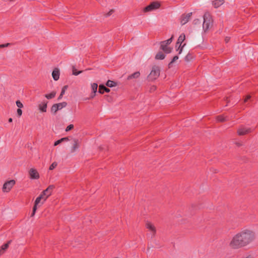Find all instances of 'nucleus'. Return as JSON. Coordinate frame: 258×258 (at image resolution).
<instances>
[{
  "label": "nucleus",
  "mask_w": 258,
  "mask_h": 258,
  "mask_svg": "<svg viewBox=\"0 0 258 258\" xmlns=\"http://www.w3.org/2000/svg\"><path fill=\"white\" fill-rule=\"evenodd\" d=\"M140 76V73L139 72H136L131 75L129 76L127 78L128 80L132 79L133 78H138Z\"/></svg>",
  "instance_id": "25"
},
{
  "label": "nucleus",
  "mask_w": 258,
  "mask_h": 258,
  "mask_svg": "<svg viewBox=\"0 0 258 258\" xmlns=\"http://www.w3.org/2000/svg\"><path fill=\"white\" fill-rule=\"evenodd\" d=\"M251 96L250 95H247L244 100V102H246L250 98Z\"/></svg>",
  "instance_id": "39"
},
{
  "label": "nucleus",
  "mask_w": 258,
  "mask_h": 258,
  "mask_svg": "<svg viewBox=\"0 0 258 258\" xmlns=\"http://www.w3.org/2000/svg\"><path fill=\"white\" fill-rule=\"evenodd\" d=\"M17 114H18V116H19V117H20V116H21L22 115V110L21 109V108H18V109H17Z\"/></svg>",
  "instance_id": "38"
},
{
  "label": "nucleus",
  "mask_w": 258,
  "mask_h": 258,
  "mask_svg": "<svg viewBox=\"0 0 258 258\" xmlns=\"http://www.w3.org/2000/svg\"><path fill=\"white\" fill-rule=\"evenodd\" d=\"M57 165V164L56 162H53L49 166V170H51L54 169Z\"/></svg>",
  "instance_id": "31"
},
{
  "label": "nucleus",
  "mask_w": 258,
  "mask_h": 258,
  "mask_svg": "<svg viewBox=\"0 0 258 258\" xmlns=\"http://www.w3.org/2000/svg\"><path fill=\"white\" fill-rule=\"evenodd\" d=\"M67 88H68V86H67V85H66V86L63 87V88H62L61 93L60 94H61V96H63V94H64V93L66 92V90H67Z\"/></svg>",
  "instance_id": "35"
},
{
  "label": "nucleus",
  "mask_w": 258,
  "mask_h": 258,
  "mask_svg": "<svg viewBox=\"0 0 258 258\" xmlns=\"http://www.w3.org/2000/svg\"><path fill=\"white\" fill-rule=\"evenodd\" d=\"M160 4L158 2L155 1L152 2L149 5L144 8V12H149L157 10L160 7Z\"/></svg>",
  "instance_id": "4"
},
{
  "label": "nucleus",
  "mask_w": 258,
  "mask_h": 258,
  "mask_svg": "<svg viewBox=\"0 0 258 258\" xmlns=\"http://www.w3.org/2000/svg\"><path fill=\"white\" fill-rule=\"evenodd\" d=\"M230 40V37H226L225 39V41L226 42V43H228Z\"/></svg>",
  "instance_id": "41"
},
{
  "label": "nucleus",
  "mask_w": 258,
  "mask_h": 258,
  "mask_svg": "<svg viewBox=\"0 0 258 258\" xmlns=\"http://www.w3.org/2000/svg\"><path fill=\"white\" fill-rule=\"evenodd\" d=\"M216 120L219 122H224L229 120L227 116H225L224 115H220L216 117Z\"/></svg>",
  "instance_id": "21"
},
{
  "label": "nucleus",
  "mask_w": 258,
  "mask_h": 258,
  "mask_svg": "<svg viewBox=\"0 0 258 258\" xmlns=\"http://www.w3.org/2000/svg\"><path fill=\"white\" fill-rule=\"evenodd\" d=\"M16 181L14 179L6 181L3 185V191L4 192H9L15 184Z\"/></svg>",
  "instance_id": "7"
},
{
  "label": "nucleus",
  "mask_w": 258,
  "mask_h": 258,
  "mask_svg": "<svg viewBox=\"0 0 258 258\" xmlns=\"http://www.w3.org/2000/svg\"><path fill=\"white\" fill-rule=\"evenodd\" d=\"M41 200H43V196H42V195L40 194V195L39 196H38L35 200L34 205L33 208V211H32V213L31 215V217H33L34 216L36 211L37 208V206L40 203Z\"/></svg>",
  "instance_id": "11"
},
{
  "label": "nucleus",
  "mask_w": 258,
  "mask_h": 258,
  "mask_svg": "<svg viewBox=\"0 0 258 258\" xmlns=\"http://www.w3.org/2000/svg\"><path fill=\"white\" fill-rule=\"evenodd\" d=\"M81 73H82V71H78V72H77V70L75 69V68H73V74L74 75L77 76V75L80 74Z\"/></svg>",
  "instance_id": "34"
},
{
  "label": "nucleus",
  "mask_w": 258,
  "mask_h": 258,
  "mask_svg": "<svg viewBox=\"0 0 258 258\" xmlns=\"http://www.w3.org/2000/svg\"><path fill=\"white\" fill-rule=\"evenodd\" d=\"M47 106V102L45 101L42 102L40 103L39 106V109L42 112H45L46 111Z\"/></svg>",
  "instance_id": "17"
},
{
  "label": "nucleus",
  "mask_w": 258,
  "mask_h": 258,
  "mask_svg": "<svg viewBox=\"0 0 258 258\" xmlns=\"http://www.w3.org/2000/svg\"><path fill=\"white\" fill-rule=\"evenodd\" d=\"M68 141H69V137L62 138L60 139V140H58L56 141V142H55L54 144V146H56L59 145V144H60L61 143H62V142Z\"/></svg>",
  "instance_id": "23"
},
{
  "label": "nucleus",
  "mask_w": 258,
  "mask_h": 258,
  "mask_svg": "<svg viewBox=\"0 0 258 258\" xmlns=\"http://www.w3.org/2000/svg\"><path fill=\"white\" fill-rule=\"evenodd\" d=\"M160 49H162L165 53H169L171 52L172 48L168 46V44H163V41L161 42Z\"/></svg>",
  "instance_id": "14"
},
{
  "label": "nucleus",
  "mask_w": 258,
  "mask_h": 258,
  "mask_svg": "<svg viewBox=\"0 0 258 258\" xmlns=\"http://www.w3.org/2000/svg\"><path fill=\"white\" fill-rule=\"evenodd\" d=\"M160 70L159 67L153 66L150 74L148 76L149 80L152 81L157 79L160 75Z\"/></svg>",
  "instance_id": "3"
},
{
  "label": "nucleus",
  "mask_w": 258,
  "mask_h": 258,
  "mask_svg": "<svg viewBox=\"0 0 258 258\" xmlns=\"http://www.w3.org/2000/svg\"><path fill=\"white\" fill-rule=\"evenodd\" d=\"M203 29L205 32H207L213 26V20L209 12L205 13L203 16Z\"/></svg>",
  "instance_id": "2"
},
{
  "label": "nucleus",
  "mask_w": 258,
  "mask_h": 258,
  "mask_svg": "<svg viewBox=\"0 0 258 258\" xmlns=\"http://www.w3.org/2000/svg\"><path fill=\"white\" fill-rule=\"evenodd\" d=\"M110 89H108V88L106 87L104 85H100L99 86V90H98V92L100 94H103L105 92H107V93H108L110 92Z\"/></svg>",
  "instance_id": "18"
},
{
  "label": "nucleus",
  "mask_w": 258,
  "mask_h": 258,
  "mask_svg": "<svg viewBox=\"0 0 258 258\" xmlns=\"http://www.w3.org/2000/svg\"><path fill=\"white\" fill-rule=\"evenodd\" d=\"M54 186L52 185H49L46 189L41 192V195L43 198V201H45L46 199L51 195Z\"/></svg>",
  "instance_id": "8"
},
{
  "label": "nucleus",
  "mask_w": 258,
  "mask_h": 258,
  "mask_svg": "<svg viewBox=\"0 0 258 258\" xmlns=\"http://www.w3.org/2000/svg\"><path fill=\"white\" fill-rule=\"evenodd\" d=\"M255 238V232L249 229H244L235 234L229 243L232 249H238L245 247Z\"/></svg>",
  "instance_id": "1"
},
{
  "label": "nucleus",
  "mask_w": 258,
  "mask_h": 258,
  "mask_svg": "<svg viewBox=\"0 0 258 258\" xmlns=\"http://www.w3.org/2000/svg\"><path fill=\"white\" fill-rule=\"evenodd\" d=\"M251 132V130L250 128H246L243 126L239 128L237 130V133L239 136H243Z\"/></svg>",
  "instance_id": "12"
},
{
  "label": "nucleus",
  "mask_w": 258,
  "mask_h": 258,
  "mask_svg": "<svg viewBox=\"0 0 258 258\" xmlns=\"http://www.w3.org/2000/svg\"><path fill=\"white\" fill-rule=\"evenodd\" d=\"M11 240H9V241L7 242V243L3 244L1 247H0V249H1V252L3 251L2 252V253H4V250H5L6 249H7L9 246V244L11 243Z\"/></svg>",
  "instance_id": "22"
},
{
  "label": "nucleus",
  "mask_w": 258,
  "mask_h": 258,
  "mask_svg": "<svg viewBox=\"0 0 258 258\" xmlns=\"http://www.w3.org/2000/svg\"><path fill=\"white\" fill-rule=\"evenodd\" d=\"M63 96H61V94L59 95V97H58V100H60L62 98Z\"/></svg>",
  "instance_id": "42"
},
{
  "label": "nucleus",
  "mask_w": 258,
  "mask_h": 258,
  "mask_svg": "<svg viewBox=\"0 0 258 258\" xmlns=\"http://www.w3.org/2000/svg\"><path fill=\"white\" fill-rule=\"evenodd\" d=\"M192 15V13H189L187 14H183L180 17V23L182 25L185 24L187 23Z\"/></svg>",
  "instance_id": "10"
},
{
  "label": "nucleus",
  "mask_w": 258,
  "mask_h": 258,
  "mask_svg": "<svg viewBox=\"0 0 258 258\" xmlns=\"http://www.w3.org/2000/svg\"><path fill=\"white\" fill-rule=\"evenodd\" d=\"M165 55L161 51H160L157 53L155 56V58L156 59H163L165 58Z\"/></svg>",
  "instance_id": "24"
},
{
  "label": "nucleus",
  "mask_w": 258,
  "mask_h": 258,
  "mask_svg": "<svg viewBox=\"0 0 258 258\" xmlns=\"http://www.w3.org/2000/svg\"><path fill=\"white\" fill-rule=\"evenodd\" d=\"M29 174L31 179H38L39 174L38 171L34 168H31L29 171Z\"/></svg>",
  "instance_id": "13"
},
{
  "label": "nucleus",
  "mask_w": 258,
  "mask_h": 258,
  "mask_svg": "<svg viewBox=\"0 0 258 258\" xmlns=\"http://www.w3.org/2000/svg\"><path fill=\"white\" fill-rule=\"evenodd\" d=\"M16 105L19 107V108H21L23 107V105L22 103L19 100H17L16 101Z\"/></svg>",
  "instance_id": "32"
},
{
  "label": "nucleus",
  "mask_w": 258,
  "mask_h": 258,
  "mask_svg": "<svg viewBox=\"0 0 258 258\" xmlns=\"http://www.w3.org/2000/svg\"><path fill=\"white\" fill-rule=\"evenodd\" d=\"M79 141L78 139H73V145L71 149V152H74L77 149H78L79 147Z\"/></svg>",
  "instance_id": "16"
},
{
  "label": "nucleus",
  "mask_w": 258,
  "mask_h": 258,
  "mask_svg": "<svg viewBox=\"0 0 258 258\" xmlns=\"http://www.w3.org/2000/svg\"><path fill=\"white\" fill-rule=\"evenodd\" d=\"M106 85L108 87H112L116 86L117 85V83L114 81L109 80L107 81Z\"/></svg>",
  "instance_id": "26"
},
{
  "label": "nucleus",
  "mask_w": 258,
  "mask_h": 258,
  "mask_svg": "<svg viewBox=\"0 0 258 258\" xmlns=\"http://www.w3.org/2000/svg\"><path fill=\"white\" fill-rule=\"evenodd\" d=\"M52 76L55 81H57L59 78V70L57 69H54L52 73Z\"/></svg>",
  "instance_id": "19"
},
{
  "label": "nucleus",
  "mask_w": 258,
  "mask_h": 258,
  "mask_svg": "<svg viewBox=\"0 0 258 258\" xmlns=\"http://www.w3.org/2000/svg\"><path fill=\"white\" fill-rule=\"evenodd\" d=\"M11 45V43H7L6 44H3L0 45V48H4L5 47H8Z\"/></svg>",
  "instance_id": "36"
},
{
  "label": "nucleus",
  "mask_w": 258,
  "mask_h": 258,
  "mask_svg": "<svg viewBox=\"0 0 258 258\" xmlns=\"http://www.w3.org/2000/svg\"><path fill=\"white\" fill-rule=\"evenodd\" d=\"M146 227L151 232V238L155 236L156 233V229L155 226L150 222H147L146 223Z\"/></svg>",
  "instance_id": "9"
},
{
  "label": "nucleus",
  "mask_w": 258,
  "mask_h": 258,
  "mask_svg": "<svg viewBox=\"0 0 258 258\" xmlns=\"http://www.w3.org/2000/svg\"><path fill=\"white\" fill-rule=\"evenodd\" d=\"M192 58V55L190 53H188L185 57L184 59L186 61H188L190 60Z\"/></svg>",
  "instance_id": "30"
},
{
  "label": "nucleus",
  "mask_w": 258,
  "mask_h": 258,
  "mask_svg": "<svg viewBox=\"0 0 258 258\" xmlns=\"http://www.w3.org/2000/svg\"><path fill=\"white\" fill-rule=\"evenodd\" d=\"M67 105V103L66 102H63L61 103L54 104L51 108V112L53 114H55L56 112L62 108L66 107Z\"/></svg>",
  "instance_id": "6"
},
{
  "label": "nucleus",
  "mask_w": 258,
  "mask_h": 258,
  "mask_svg": "<svg viewBox=\"0 0 258 258\" xmlns=\"http://www.w3.org/2000/svg\"><path fill=\"white\" fill-rule=\"evenodd\" d=\"M185 35L184 33L181 34L178 37L177 42L176 43V47H177L178 45V49H177V51H179V53H181L183 48L185 45V43L183 44L182 45V42L185 40Z\"/></svg>",
  "instance_id": "5"
},
{
  "label": "nucleus",
  "mask_w": 258,
  "mask_h": 258,
  "mask_svg": "<svg viewBox=\"0 0 258 258\" xmlns=\"http://www.w3.org/2000/svg\"><path fill=\"white\" fill-rule=\"evenodd\" d=\"M97 88H98V84L97 83H94L91 84V89H92V92L91 93V94L90 95V99H92L95 96L97 90Z\"/></svg>",
  "instance_id": "15"
},
{
  "label": "nucleus",
  "mask_w": 258,
  "mask_h": 258,
  "mask_svg": "<svg viewBox=\"0 0 258 258\" xmlns=\"http://www.w3.org/2000/svg\"><path fill=\"white\" fill-rule=\"evenodd\" d=\"M55 95H56V92H52L49 94H46L45 95V97L48 99H50L53 98L55 96Z\"/></svg>",
  "instance_id": "27"
},
{
  "label": "nucleus",
  "mask_w": 258,
  "mask_h": 258,
  "mask_svg": "<svg viewBox=\"0 0 258 258\" xmlns=\"http://www.w3.org/2000/svg\"><path fill=\"white\" fill-rule=\"evenodd\" d=\"M178 59V56L177 55H175L173 57L172 60L168 64V68H170L172 67L173 63L176 60Z\"/></svg>",
  "instance_id": "28"
},
{
  "label": "nucleus",
  "mask_w": 258,
  "mask_h": 258,
  "mask_svg": "<svg viewBox=\"0 0 258 258\" xmlns=\"http://www.w3.org/2000/svg\"><path fill=\"white\" fill-rule=\"evenodd\" d=\"M224 3V0H215L213 1L212 4L214 8H218Z\"/></svg>",
  "instance_id": "20"
},
{
  "label": "nucleus",
  "mask_w": 258,
  "mask_h": 258,
  "mask_svg": "<svg viewBox=\"0 0 258 258\" xmlns=\"http://www.w3.org/2000/svg\"><path fill=\"white\" fill-rule=\"evenodd\" d=\"M173 38V35H172L170 38L167 39V40L163 41V44L166 43V44H168V45L170 44L171 43V42L172 41Z\"/></svg>",
  "instance_id": "29"
},
{
  "label": "nucleus",
  "mask_w": 258,
  "mask_h": 258,
  "mask_svg": "<svg viewBox=\"0 0 258 258\" xmlns=\"http://www.w3.org/2000/svg\"><path fill=\"white\" fill-rule=\"evenodd\" d=\"M74 128V125L72 124H71L69 125L66 128V132H69L72 130Z\"/></svg>",
  "instance_id": "33"
},
{
  "label": "nucleus",
  "mask_w": 258,
  "mask_h": 258,
  "mask_svg": "<svg viewBox=\"0 0 258 258\" xmlns=\"http://www.w3.org/2000/svg\"><path fill=\"white\" fill-rule=\"evenodd\" d=\"M196 21L199 22L200 21L199 19H196V20H194V22H196Z\"/></svg>",
  "instance_id": "44"
},
{
  "label": "nucleus",
  "mask_w": 258,
  "mask_h": 258,
  "mask_svg": "<svg viewBox=\"0 0 258 258\" xmlns=\"http://www.w3.org/2000/svg\"><path fill=\"white\" fill-rule=\"evenodd\" d=\"M113 12V11L112 10H110L107 14L106 16H110L112 13Z\"/></svg>",
  "instance_id": "40"
},
{
  "label": "nucleus",
  "mask_w": 258,
  "mask_h": 258,
  "mask_svg": "<svg viewBox=\"0 0 258 258\" xmlns=\"http://www.w3.org/2000/svg\"><path fill=\"white\" fill-rule=\"evenodd\" d=\"M156 89V87L154 85H153L150 87V92H153V91H155Z\"/></svg>",
  "instance_id": "37"
},
{
  "label": "nucleus",
  "mask_w": 258,
  "mask_h": 258,
  "mask_svg": "<svg viewBox=\"0 0 258 258\" xmlns=\"http://www.w3.org/2000/svg\"><path fill=\"white\" fill-rule=\"evenodd\" d=\"M12 121H13V119H12V118H10L9 119V122H12Z\"/></svg>",
  "instance_id": "43"
}]
</instances>
